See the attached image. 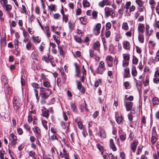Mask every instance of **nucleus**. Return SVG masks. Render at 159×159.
Listing matches in <instances>:
<instances>
[{
    "mask_svg": "<svg viewBox=\"0 0 159 159\" xmlns=\"http://www.w3.org/2000/svg\"><path fill=\"white\" fill-rule=\"evenodd\" d=\"M104 16L106 18L111 16V18H114L115 14L113 9L108 7H106L104 8Z\"/></svg>",
    "mask_w": 159,
    "mask_h": 159,
    "instance_id": "1",
    "label": "nucleus"
},
{
    "mask_svg": "<svg viewBox=\"0 0 159 159\" xmlns=\"http://www.w3.org/2000/svg\"><path fill=\"white\" fill-rule=\"evenodd\" d=\"M40 92L41 98L44 99L47 98L51 93V89L43 87H40Z\"/></svg>",
    "mask_w": 159,
    "mask_h": 159,
    "instance_id": "2",
    "label": "nucleus"
},
{
    "mask_svg": "<svg viewBox=\"0 0 159 159\" xmlns=\"http://www.w3.org/2000/svg\"><path fill=\"white\" fill-rule=\"evenodd\" d=\"M98 134L101 139H104L107 137L105 130L101 127L99 128V132Z\"/></svg>",
    "mask_w": 159,
    "mask_h": 159,
    "instance_id": "3",
    "label": "nucleus"
},
{
    "mask_svg": "<svg viewBox=\"0 0 159 159\" xmlns=\"http://www.w3.org/2000/svg\"><path fill=\"white\" fill-rule=\"evenodd\" d=\"M105 63L103 61H101L99 64L98 67L97 68V72L102 74L105 70Z\"/></svg>",
    "mask_w": 159,
    "mask_h": 159,
    "instance_id": "4",
    "label": "nucleus"
},
{
    "mask_svg": "<svg viewBox=\"0 0 159 159\" xmlns=\"http://www.w3.org/2000/svg\"><path fill=\"white\" fill-rule=\"evenodd\" d=\"M101 27V25L100 23L97 24L94 27L93 31L95 35H97L100 32V30Z\"/></svg>",
    "mask_w": 159,
    "mask_h": 159,
    "instance_id": "5",
    "label": "nucleus"
},
{
    "mask_svg": "<svg viewBox=\"0 0 159 159\" xmlns=\"http://www.w3.org/2000/svg\"><path fill=\"white\" fill-rule=\"evenodd\" d=\"M139 142L137 140H134L130 144V148L133 152H135L137 147L138 144Z\"/></svg>",
    "mask_w": 159,
    "mask_h": 159,
    "instance_id": "6",
    "label": "nucleus"
},
{
    "mask_svg": "<svg viewBox=\"0 0 159 159\" xmlns=\"http://www.w3.org/2000/svg\"><path fill=\"white\" fill-rule=\"evenodd\" d=\"M113 58L111 56H108L106 58L108 67H111L112 66V61Z\"/></svg>",
    "mask_w": 159,
    "mask_h": 159,
    "instance_id": "7",
    "label": "nucleus"
},
{
    "mask_svg": "<svg viewBox=\"0 0 159 159\" xmlns=\"http://www.w3.org/2000/svg\"><path fill=\"white\" fill-rule=\"evenodd\" d=\"M110 5V2L109 0H102L98 3V6L101 7H103L105 6H108Z\"/></svg>",
    "mask_w": 159,
    "mask_h": 159,
    "instance_id": "8",
    "label": "nucleus"
},
{
    "mask_svg": "<svg viewBox=\"0 0 159 159\" xmlns=\"http://www.w3.org/2000/svg\"><path fill=\"white\" fill-rule=\"evenodd\" d=\"M33 129L34 133H35L38 135H37L36 134L37 138L39 139L41 137V130L38 127L34 126L33 128Z\"/></svg>",
    "mask_w": 159,
    "mask_h": 159,
    "instance_id": "9",
    "label": "nucleus"
},
{
    "mask_svg": "<svg viewBox=\"0 0 159 159\" xmlns=\"http://www.w3.org/2000/svg\"><path fill=\"white\" fill-rule=\"evenodd\" d=\"M125 105L126 107L127 111H128L131 110L133 106V102H125Z\"/></svg>",
    "mask_w": 159,
    "mask_h": 159,
    "instance_id": "10",
    "label": "nucleus"
},
{
    "mask_svg": "<svg viewBox=\"0 0 159 159\" xmlns=\"http://www.w3.org/2000/svg\"><path fill=\"white\" fill-rule=\"evenodd\" d=\"M144 25L143 24L139 23L138 25V30L139 34L143 33L144 29Z\"/></svg>",
    "mask_w": 159,
    "mask_h": 159,
    "instance_id": "11",
    "label": "nucleus"
},
{
    "mask_svg": "<svg viewBox=\"0 0 159 159\" xmlns=\"http://www.w3.org/2000/svg\"><path fill=\"white\" fill-rule=\"evenodd\" d=\"M100 47V44L99 41H96L94 43L93 45V49L97 50L99 52Z\"/></svg>",
    "mask_w": 159,
    "mask_h": 159,
    "instance_id": "12",
    "label": "nucleus"
},
{
    "mask_svg": "<svg viewBox=\"0 0 159 159\" xmlns=\"http://www.w3.org/2000/svg\"><path fill=\"white\" fill-rule=\"evenodd\" d=\"M4 10L8 13H9L12 9V7L11 5L9 4H7L2 7Z\"/></svg>",
    "mask_w": 159,
    "mask_h": 159,
    "instance_id": "13",
    "label": "nucleus"
},
{
    "mask_svg": "<svg viewBox=\"0 0 159 159\" xmlns=\"http://www.w3.org/2000/svg\"><path fill=\"white\" fill-rule=\"evenodd\" d=\"M74 65L75 67V76L78 77L80 73V67L76 63H75Z\"/></svg>",
    "mask_w": 159,
    "mask_h": 159,
    "instance_id": "14",
    "label": "nucleus"
},
{
    "mask_svg": "<svg viewBox=\"0 0 159 159\" xmlns=\"http://www.w3.org/2000/svg\"><path fill=\"white\" fill-rule=\"evenodd\" d=\"M130 71L129 68H126L124 69V77L129 78L130 77Z\"/></svg>",
    "mask_w": 159,
    "mask_h": 159,
    "instance_id": "15",
    "label": "nucleus"
},
{
    "mask_svg": "<svg viewBox=\"0 0 159 159\" xmlns=\"http://www.w3.org/2000/svg\"><path fill=\"white\" fill-rule=\"evenodd\" d=\"M13 105L14 108L16 110H18L21 105L20 103L16 102V100H14L13 101Z\"/></svg>",
    "mask_w": 159,
    "mask_h": 159,
    "instance_id": "16",
    "label": "nucleus"
},
{
    "mask_svg": "<svg viewBox=\"0 0 159 159\" xmlns=\"http://www.w3.org/2000/svg\"><path fill=\"white\" fill-rule=\"evenodd\" d=\"M10 137L12 139L11 140V143L13 145H15L16 143V137L13 134H10Z\"/></svg>",
    "mask_w": 159,
    "mask_h": 159,
    "instance_id": "17",
    "label": "nucleus"
},
{
    "mask_svg": "<svg viewBox=\"0 0 159 159\" xmlns=\"http://www.w3.org/2000/svg\"><path fill=\"white\" fill-rule=\"evenodd\" d=\"M154 76L155 78L153 79V81L155 83H157L159 81V79L157 77H159V71L158 70L155 71Z\"/></svg>",
    "mask_w": 159,
    "mask_h": 159,
    "instance_id": "18",
    "label": "nucleus"
},
{
    "mask_svg": "<svg viewBox=\"0 0 159 159\" xmlns=\"http://www.w3.org/2000/svg\"><path fill=\"white\" fill-rule=\"evenodd\" d=\"M124 48L126 49H129L130 48V44L129 42L125 41L123 43Z\"/></svg>",
    "mask_w": 159,
    "mask_h": 159,
    "instance_id": "19",
    "label": "nucleus"
},
{
    "mask_svg": "<svg viewBox=\"0 0 159 159\" xmlns=\"http://www.w3.org/2000/svg\"><path fill=\"white\" fill-rule=\"evenodd\" d=\"M63 153L61 152H60V155L61 158L65 157V159H68V154L67 153L64 149L63 150Z\"/></svg>",
    "mask_w": 159,
    "mask_h": 159,
    "instance_id": "20",
    "label": "nucleus"
},
{
    "mask_svg": "<svg viewBox=\"0 0 159 159\" xmlns=\"http://www.w3.org/2000/svg\"><path fill=\"white\" fill-rule=\"evenodd\" d=\"M53 38L54 40L55 41L57 44L58 45V46L59 47V45L60 43V36H56L55 35H52Z\"/></svg>",
    "mask_w": 159,
    "mask_h": 159,
    "instance_id": "21",
    "label": "nucleus"
},
{
    "mask_svg": "<svg viewBox=\"0 0 159 159\" xmlns=\"http://www.w3.org/2000/svg\"><path fill=\"white\" fill-rule=\"evenodd\" d=\"M89 54L90 56L91 57H96L97 59L99 60V57H98L97 56L96 54L95 53L94 51L93 50H89Z\"/></svg>",
    "mask_w": 159,
    "mask_h": 159,
    "instance_id": "22",
    "label": "nucleus"
},
{
    "mask_svg": "<svg viewBox=\"0 0 159 159\" xmlns=\"http://www.w3.org/2000/svg\"><path fill=\"white\" fill-rule=\"evenodd\" d=\"M144 35L143 34H139L138 40L140 42L143 43L144 41Z\"/></svg>",
    "mask_w": 159,
    "mask_h": 159,
    "instance_id": "23",
    "label": "nucleus"
},
{
    "mask_svg": "<svg viewBox=\"0 0 159 159\" xmlns=\"http://www.w3.org/2000/svg\"><path fill=\"white\" fill-rule=\"evenodd\" d=\"M32 38L34 43L37 42V43H39L41 41V39L39 36L35 37L34 36H33Z\"/></svg>",
    "mask_w": 159,
    "mask_h": 159,
    "instance_id": "24",
    "label": "nucleus"
},
{
    "mask_svg": "<svg viewBox=\"0 0 159 159\" xmlns=\"http://www.w3.org/2000/svg\"><path fill=\"white\" fill-rule=\"evenodd\" d=\"M115 117L116 122L119 124H120L123 122V118L122 116L117 117L116 114V113Z\"/></svg>",
    "mask_w": 159,
    "mask_h": 159,
    "instance_id": "25",
    "label": "nucleus"
},
{
    "mask_svg": "<svg viewBox=\"0 0 159 159\" xmlns=\"http://www.w3.org/2000/svg\"><path fill=\"white\" fill-rule=\"evenodd\" d=\"M123 61H129L130 59V55L127 54H123Z\"/></svg>",
    "mask_w": 159,
    "mask_h": 159,
    "instance_id": "26",
    "label": "nucleus"
},
{
    "mask_svg": "<svg viewBox=\"0 0 159 159\" xmlns=\"http://www.w3.org/2000/svg\"><path fill=\"white\" fill-rule=\"evenodd\" d=\"M31 56L33 60H35L37 61H38L37 58L38 55L36 52H33L31 55Z\"/></svg>",
    "mask_w": 159,
    "mask_h": 159,
    "instance_id": "27",
    "label": "nucleus"
},
{
    "mask_svg": "<svg viewBox=\"0 0 159 159\" xmlns=\"http://www.w3.org/2000/svg\"><path fill=\"white\" fill-rule=\"evenodd\" d=\"M131 73L133 76H136L137 75V71L136 70V68L135 66H133L132 67Z\"/></svg>",
    "mask_w": 159,
    "mask_h": 159,
    "instance_id": "28",
    "label": "nucleus"
},
{
    "mask_svg": "<svg viewBox=\"0 0 159 159\" xmlns=\"http://www.w3.org/2000/svg\"><path fill=\"white\" fill-rule=\"evenodd\" d=\"M80 20L81 24L83 25H86L87 23L86 19L85 17H82L80 18Z\"/></svg>",
    "mask_w": 159,
    "mask_h": 159,
    "instance_id": "29",
    "label": "nucleus"
},
{
    "mask_svg": "<svg viewBox=\"0 0 159 159\" xmlns=\"http://www.w3.org/2000/svg\"><path fill=\"white\" fill-rule=\"evenodd\" d=\"M122 29L125 30H127L129 29V27L128 24L126 22H124L122 24Z\"/></svg>",
    "mask_w": 159,
    "mask_h": 159,
    "instance_id": "30",
    "label": "nucleus"
},
{
    "mask_svg": "<svg viewBox=\"0 0 159 159\" xmlns=\"http://www.w3.org/2000/svg\"><path fill=\"white\" fill-rule=\"evenodd\" d=\"M152 103L154 105H158L159 103L158 98L157 97H154L152 99Z\"/></svg>",
    "mask_w": 159,
    "mask_h": 159,
    "instance_id": "31",
    "label": "nucleus"
},
{
    "mask_svg": "<svg viewBox=\"0 0 159 159\" xmlns=\"http://www.w3.org/2000/svg\"><path fill=\"white\" fill-rule=\"evenodd\" d=\"M62 15H63L62 19L63 20L65 21V23H66L68 20V17L67 15H64L63 11H61Z\"/></svg>",
    "mask_w": 159,
    "mask_h": 159,
    "instance_id": "32",
    "label": "nucleus"
},
{
    "mask_svg": "<svg viewBox=\"0 0 159 159\" xmlns=\"http://www.w3.org/2000/svg\"><path fill=\"white\" fill-rule=\"evenodd\" d=\"M83 5L84 7H89L90 5L89 2L87 0H83Z\"/></svg>",
    "mask_w": 159,
    "mask_h": 159,
    "instance_id": "33",
    "label": "nucleus"
},
{
    "mask_svg": "<svg viewBox=\"0 0 159 159\" xmlns=\"http://www.w3.org/2000/svg\"><path fill=\"white\" fill-rule=\"evenodd\" d=\"M43 116L45 117H48L49 115V111L47 110H45L44 111L42 110Z\"/></svg>",
    "mask_w": 159,
    "mask_h": 159,
    "instance_id": "34",
    "label": "nucleus"
},
{
    "mask_svg": "<svg viewBox=\"0 0 159 159\" xmlns=\"http://www.w3.org/2000/svg\"><path fill=\"white\" fill-rule=\"evenodd\" d=\"M74 39L75 40L77 43H81L82 42V40L81 38L77 36H75Z\"/></svg>",
    "mask_w": 159,
    "mask_h": 159,
    "instance_id": "35",
    "label": "nucleus"
},
{
    "mask_svg": "<svg viewBox=\"0 0 159 159\" xmlns=\"http://www.w3.org/2000/svg\"><path fill=\"white\" fill-rule=\"evenodd\" d=\"M32 43L31 41H29L26 44V48L27 50H30L32 47Z\"/></svg>",
    "mask_w": 159,
    "mask_h": 159,
    "instance_id": "36",
    "label": "nucleus"
},
{
    "mask_svg": "<svg viewBox=\"0 0 159 159\" xmlns=\"http://www.w3.org/2000/svg\"><path fill=\"white\" fill-rule=\"evenodd\" d=\"M45 43L43 42H42L39 47V49L40 50L41 52H42L43 51L44 48L45 46Z\"/></svg>",
    "mask_w": 159,
    "mask_h": 159,
    "instance_id": "37",
    "label": "nucleus"
},
{
    "mask_svg": "<svg viewBox=\"0 0 159 159\" xmlns=\"http://www.w3.org/2000/svg\"><path fill=\"white\" fill-rule=\"evenodd\" d=\"M69 28L70 30V31H72L74 27V24L70 22L68 23Z\"/></svg>",
    "mask_w": 159,
    "mask_h": 159,
    "instance_id": "38",
    "label": "nucleus"
},
{
    "mask_svg": "<svg viewBox=\"0 0 159 159\" xmlns=\"http://www.w3.org/2000/svg\"><path fill=\"white\" fill-rule=\"evenodd\" d=\"M55 5L51 4L50 6H48V8L51 11H55Z\"/></svg>",
    "mask_w": 159,
    "mask_h": 159,
    "instance_id": "39",
    "label": "nucleus"
},
{
    "mask_svg": "<svg viewBox=\"0 0 159 159\" xmlns=\"http://www.w3.org/2000/svg\"><path fill=\"white\" fill-rule=\"evenodd\" d=\"M120 140L122 141H124L126 139V134L120 135L119 136Z\"/></svg>",
    "mask_w": 159,
    "mask_h": 159,
    "instance_id": "40",
    "label": "nucleus"
},
{
    "mask_svg": "<svg viewBox=\"0 0 159 159\" xmlns=\"http://www.w3.org/2000/svg\"><path fill=\"white\" fill-rule=\"evenodd\" d=\"M43 85L44 86L48 88L50 86V84L48 82L46 81V80H45V81H43Z\"/></svg>",
    "mask_w": 159,
    "mask_h": 159,
    "instance_id": "41",
    "label": "nucleus"
},
{
    "mask_svg": "<svg viewBox=\"0 0 159 159\" xmlns=\"http://www.w3.org/2000/svg\"><path fill=\"white\" fill-rule=\"evenodd\" d=\"M101 82V80L100 79H98L95 81L94 86L95 87H98L99 84Z\"/></svg>",
    "mask_w": 159,
    "mask_h": 159,
    "instance_id": "42",
    "label": "nucleus"
},
{
    "mask_svg": "<svg viewBox=\"0 0 159 159\" xmlns=\"http://www.w3.org/2000/svg\"><path fill=\"white\" fill-rule=\"evenodd\" d=\"M131 4V2H127L125 4V8H126V10L128 11V10L129 7L130 6Z\"/></svg>",
    "mask_w": 159,
    "mask_h": 159,
    "instance_id": "43",
    "label": "nucleus"
},
{
    "mask_svg": "<svg viewBox=\"0 0 159 159\" xmlns=\"http://www.w3.org/2000/svg\"><path fill=\"white\" fill-rule=\"evenodd\" d=\"M135 2L136 4L140 7H142L143 2L141 0H136Z\"/></svg>",
    "mask_w": 159,
    "mask_h": 159,
    "instance_id": "44",
    "label": "nucleus"
},
{
    "mask_svg": "<svg viewBox=\"0 0 159 159\" xmlns=\"http://www.w3.org/2000/svg\"><path fill=\"white\" fill-rule=\"evenodd\" d=\"M129 65V61H123L122 66L124 67H127Z\"/></svg>",
    "mask_w": 159,
    "mask_h": 159,
    "instance_id": "45",
    "label": "nucleus"
},
{
    "mask_svg": "<svg viewBox=\"0 0 159 159\" xmlns=\"http://www.w3.org/2000/svg\"><path fill=\"white\" fill-rule=\"evenodd\" d=\"M106 30H108L111 28V24L109 22H108L106 25Z\"/></svg>",
    "mask_w": 159,
    "mask_h": 159,
    "instance_id": "46",
    "label": "nucleus"
},
{
    "mask_svg": "<svg viewBox=\"0 0 159 159\" xmlns=\"http://www.w3.org/2000/svg\"><path fill=\"white\" fill-rule=\"evenodd\" d=\"M93 18L94 19H96L98 16V12L96 11H93L92 13Z\"/></svg>",
    "mask_w": 159,
    "mask_h": 159,
    "instance_id": "47",
    "label": "nucleus"
},
{
    "mask_svg": "<svg viewBox=\"0 0 159 159\" xmlns=\"http://www.w3.org/2000/svg\"><path fill=\"white\" fill-rule=\"evenodd\" d=\"M1 4L2 7L4 5L7 4L8 2L7 0H0Z\"/></svg>",
    "mask_w": 159,
    "mask_h": 159,
    "instance_id": "48",
    "label": "nucleus"
},
{
    "mask_svg": "<svg viewBox=\"0 0 159 159\" xmlns=\"http://www.w3.org/2000/svg\"><path fill=\"white\" fill-rule=\"evenodd\" d=\"M143 147L142 146H139L137 148V152H136V154L137 155H139L140 153L142 151V149Z\"/></svg>",
    "mask_w": 159,
    "mask_h": 159,
    "instance_id": "49",
    "label": "nucleus"
},
{
    "mask_svg": "<svg viewBox=\"0 0 159 159\" xmlns=\"http://www.w3.org/2000/svg\"><path fill=\"white\" fill-rule=\"evenodd\" d=\"M138 62V59L135 57H134L132 60L133 63L134 64H137Z\"/></svg>",
    "mask_w": 159,
    "mask_h": 159,
    "instance_id": "50",
    "label": "nucleus"
},
{
    "mask_svg": "<svg viewBox=\"0 0 159 159\" xmlns=\"http://www.w3.org/2000/svg\"><path fill=\"white\" fill-rule=\"evenodd\" d=\"M58 48V50L59 52V53L60 55H62L63 56L64 54V52L61 47H60L59 45Z\"/></svg>",
    "mask_w": 159,
    "mask_h": 159,
    "instance_id": "51",
    "label": "nucleus"
},
{
    "mask_svg": "<svg viewBox=\"0 0 159 159\" xmlns=\"http://www.w3.org/2000/svg\"><path fill=\"white\" fill-rule=\"evenodd\" d=\"M96 146L100 151H102L103 149V147L99 143L97 144Z\"/></svg>",
    "mask_w": 159,
    "mask_h": 159,
    "instance_id": "52",
    "label": "nucleus"
},
{
    "mask_svg": "<svg viewBox=\"0 0 159 159\" xmlns=\"http://www.w3.org/2000/svg\"><path fill=\"white\" fill-rule=\"evenodd\" d=\"M27 30L29 33L31 34H33L34 33V30L33 29L30 28H28L27 29Z\"/></svg>",
    "mask_w": 159,
    "mask_h": 159,
    "instance_id": "53",
    "label": "nucleus"
},
{
    "mask_svg": "<svg viewBox=\"0 0 159 159\" xmlns=\"http://www.w3.org/2000/svg\"><path fill=\"white\" fill-rule=\"evenodd\" d=\"M76 108V107L75 104L73 103L71 104V108L74 112H75Z\"/></svg>",
    "mask_w": 159,
    "mask_h": 159,
    "instance_id": "54",
    "label": "nucleus"
},
{
    "mask_svg": "<svg viewBox=\"0 0 159 159\" xmlns=\"http://www.w3.org/2000/svg\"><path fill=\"white\" fill-rule=\"evenodd\" d=\"M149 80L148 78H146L145 81L144 82V85L145 86H148L149 85Z\"/></svg>",
    "mask_w": 159,
    "mask_h": 159,
    "instance_id": "55",
    "label": "nucleus"
},
{
    "mask_svg": "<svg viewBox=\"0 0 159 159\" xmlns=\"http://www.w3.org/2000/svg\"><path fill=\"white\" fill-rule=\"evenodd\" d=\"M111 149H112L113 151H116L117 150V148L116 147L115 144L110 145Z\"/></svg>",
    "mask_w": 159,
    "mask_h": 159,
    "instance_id": "56",
    "label": "nucleus"
},
{
    "mask_svg": "<svg viewBox=\"0 0 159 159\" xmlns=\"http://www.w3.org/2000/svg\"><path fill=\"white\" fill-rule=\"evenodd\" d=\"M14 43L16 48H18V45L19 43L18 40L17 39H15L14 40Z\"/></svg>",
    "mask_w": 159,
    "mask_h": 159,
    "instance_id": "57",
    "label": "nucleus"
},
{
    "mask_svg": "<svg viewBox=\"0 0 159 159\" xmlns=\"http://www.w3.org/2000/svg\"><path fill=\"white\" fill-rule=\"evenodd\" d=\"M34 92L35 93V95L36 97V98L37 99V100H39V96H38V92L37 91V90L36 89H34Z\"/></svg>",
    "mask_w": 159,
    "mask_h": 159,
    "instance_id": "58",
    "label": "nucleus"
},
{
    "mask_svg": "<svg viewBox=\"0 0 159 159\" xmlns=\"http://www.w3.org/2000/svg\"><path fill=\"white\" fill-rule=\"evenodd\" d=\"M151 142L152 143H156L157 141V139L155 137L153 136L151 139Z\"/></svg>",
    "mask_w": 159,
    "mask_h": 159,
    "instance_id": "59",
    "label": "nucleus"
},
{
    "mask_svg": "<svg viewBox=\"0 0 159 159\" xmlns=\"http://www.w3.org/2000/svg\"><path fill=\"white\" fill-rule=\"evenodd\" d=\"M120 157L121 159H124L125 157V153L123 152H122L120 153Z\"/></svg>",
    "mask_w": 159,
    "mask_h": 159,
    "instance_id": "60",
    "label": "nucleus"
},
{
    "mask_svg": "<svg viewBox=\"0 0 159 159\" xmlns=\"http://www.w3.org/2000/svg\"><path fill=\"white\" fill-rule=\"evenodd\" d=\"M50 139L51 140H54L55 139H56L57 140H58V139H57V137L55 135H53L51 136L50 137Z\"/></svg>",
    "mask_w": 159,
    "mask_h": 159,
    "instance_id": "61",
    "label": "nucleus"
},
{
    "mask_svg": "<svg viewBox=\"0 0 159 159\" xmlns=\"http://www.w3.org/2000/svg\"><path fill=\"white\" fill-rule=\"evenodd\" d=\"M42 60H43L44 61L47 63H48L50 60L49 59L47 58L46 57H43Z\"/></svg>",
    "mask_w": 159,
    "mask_h": 159,
    "instance_id": "62",
    "label": "nucleus"
},
{
    "mask_svg": "<svg viewBox=\"0 0 159 159\" xmlns=\"http://www.w3.org/2000/svg\"><path fill=\"white\" fill-rule=\"evenodd\" d=\"M99 112L98 111H96L93 114V116L94 118H96L98 115Z\"/></svg>",
    "mask_w": 159,
    "mask_h": 159,
    "instance_id": "63",
    "label": "nucleus"
},
{
    "mask_svg": "<svg viewBox=\"0 0 159 159\" xmlns=\"http://www.w3.org/2000/svg\"><path fill=\"white\" fill-rule=\"evenodd\" d=\"M123 84H124V85L125 87V88L126 89H127L128 87L129 86V82H127V81H126V82H125Z\"/></svg>",
    "mask_w": 159,
    "mask_h": 159,
    "instance_id": "64",
    "label": "nucleus"
}]
</instances>
